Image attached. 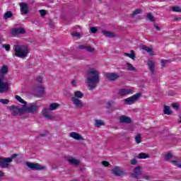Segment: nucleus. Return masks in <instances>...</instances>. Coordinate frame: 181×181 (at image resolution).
<instances>
[{
	"label": "nucleus",
	"mask_w": 181,
	"mask_h": 181,
	"mask_svg": "<svg viewBox=\"0 0 181 181\" xmlns=\"http://www.w3.org/2000/svg\"><path fill=\"white\" fill-rule=\"evenodd\" d=\"M86 83L88 84V90H94L95 88V84L100 83V72L94 68H90L88 71Z\"/></svg>",
	"instance_id": "f257e3e1"
},
{
	"label": "nucleus",
	"mask_w": 181,
	"mask_h": 181,
	"mask_svg": "<svg viewBox=\"0 0 181 181\" xmlns=\"http://www.w3.org/2000/svg\"><path fill=\"white\" fill-rule=\"evenodd\" d=\"M8 70L6 65H3L0 69V93H6L9 90V83L5 82V76L8 74Z\"/></svg>",
	"instance_id": "f03ea898"
},
{
	"label": "nucleus",
	"mask_w": 181,
	"mask_h": 181,
	"mask_svg": "<svg viewBox=\"0 0 181 181\" xmlns=\"http://www.w3.org/2000/svg\"><path fill=\"white\" fill-rule=\"evenodd\" d=\"M84 97V93L80 90L74 92V95L71 98V101L76 108L81 110L84 107V103L81 100Z\"/></svg>",
	"instance_id": "7ed1b4c3"
},
{
	"label": "nucleus",
	"mask_w": 181,
	"mask_h": 181,
	"mask_svg": "<svg viewBox=\"0 0 181 181\" xmlns=\"http://www.w3.org/2000/svg\"><path fill=\"white\" fill-rule=\"evenodd\" d=\"M14 54L16 57L20 59H25L28 57L29 53V48L26 45H15L13 47Z\"/></svg>",
	"instance_id": "20e7f679"
},
{
	"label": "nucleus",
	"mask_w": 181,
	"mask_h": 181,
	"mask_svg": "<svg viewBox=\"0 0 181 181\" xmlns=\"http://www.w3.org/2000/svg\"><path fill=\"white\" fill-rule=\"evenodd\" d=\"M60 107V105L56 103H51L49 105V109L44 108L42 111V115L47 118V119H54V116L53 115L50 114V111H54L57 108H59Z\"/></svg>",
	"instance_id": "39448f33"
},
{
	"label": "nucleus",
	"mask_w": 181,
	"mask_h": 181,
	"mask_svg": "<svg viewBox=\"0 0 181 181\" xmlns=\"http://www.w3.org/2000/svg\"><path fill=\"white\" fill-rule=\"evenodd\" d=\"M18 156L17 154H13L11 158L0 157V168H8L9 163L12 162L13 159H15Z\"/></svg>",
	"instance_id": "423d86ee"
},
{
	"label": "nucleus",
	"mask_w": 181,
	"mask_h": 181,
	"mask_svg": "<svg viewBox=\"0 0 181 181\" xmlns=\"http://www.w3.org/2000/svg\"><path fill=\"white\" fill-rule=\"evenodd\" d=\"M39 110V106L36 103H30L28 106L23 105L24 112H29L30 114H35Z\"/></svg>",
	"instance_id": "0eeeda50"
},
{
	"label": "nucleus",
	"mask_w": 181,
	"mask_h": 181,
	"mask_svg": "<svg viewBox=\"0 0 181 181\" xmlns=\"http://www.w3.org/2000/svg\"><path fill=\"white\" fill-rule=\"evenodd\" d=\"M140 98H141V93H136L135 95L124 99V104H127V105H131L132 104H134L135 103H136V101H138V100H139Z\"/></svg>",
	"instance_id": "6e6552de"
},
{
	"label": "nucleus",
	"mask_w": 181,
	"mask_h": 181,
	"mask_svg": "<svg viewBox=\"0 0 181 181\" xmlns=\"http://www.w3.org/2000/svg\"><path fill=\"white\" fill-rule=\"evenodd\" d=\"M26 165L28 166V168H29V169H31V170H45V169H46V167L39 163L27 162Z\"/></svg>",
	"instance_id": "1a4fd4ad"
},
{
	"label": "nucleus",
	"mask_w": 181,
	"mask_h": 181,
	"mask_svg": "<svg viewBox=\"0 0 181 181\" xmlns=\"http://www.w3.org/2000/svg\"><path fill=\"white\" fill-rule=\"evenodd\" d=\"M147 66L151 74H155L156 73V70L155 69V67H156L155 60H153V59L150 58L147 60Z\"/></svg>",
	"instance_id": "9d476101"
},
{
	"label": "nucleus",
	"mask_w": 181,
	"mask_h": 181,
	"mask_svg": "<svg viewBox=\"0 0 181 181\" xmlns=\"http://www.w3.org/2000/svg\"><path fill=\"white\" fill-rule=\"evenodd\" d=\"M129 94H134V88L126 87L119 90V95H128Z\"/></svg>",
	"instance_id": "9b49d317"
},
{
	"label": "nucleus",
	"mask_w": 181,
	"mask_h": 181,
	"mask_svg": "<svg viewBox=\"0 0 181 181\" xmlns=\"http://www.w3.org/2000/svg\"><path fill=\"white\" fill-rule=\"evenodd\" d=\"M140 176H142V168L141 167H136L134 173L131 174V177L134 179H139Z\"/></svg>",
	"instance_id": "f8f14e48"
},
{
	"label": "nucleus",
	"mask_w": 181,
	"mask_h": 181,
	"mask_svg": "<svg viewBox=\"0 0 181 181\" xmlns=\"http://www.w3.org/2000/svg\"><path fill=\"white\" fill-rule=\"evenodd\" d=\"M19 5L21 15H28L29 13V6L23 2H21Z\"/></svg>",
	"instance_id": "ddd939ff"
},
{
	"label": "nucleus",
	"mask_w": 181,
	"mask_h": 181,
	"mask_svg": "<svg viewBox=\"0 0 181 181\" xmlns=\"http://www.w3.org/2000/svg\"><path fill=\"white\" fill-rule=\"evenodd\" d=\"M69 138H72V139H75L76 141H84V137L76 132L69 133Z\"/></svg>",
	"instance_id": "4468645a"
},
{
	"label": "nucleus",
	"mask_w": 181,
	"mask_h": 181,
	"mask_svg": "<svg viewBox=\"0 0 181 181\" xmlns=\"http://www.w3.org/2000/svg\"><path fill=\"white\" fill-rule=\"evenodd\" d=\"M66 160H67V162H69V163L70 165H72L73 166H78L79 163H81V161H80V160L76 159V158H74L73 156L67 157Z\"/></svg>",
	"instance_id": "2eb2a0df"
},
{
	"label": "nucleus",
	"mask_w": 181,
	"mask_h": 181,
	"mask_svg": "<svg viewBox=\"0 0 181 181\" xmlns=\"http://www.w3.org/2000/svg\"><path fill=\"white\" fill-rule=\"evenodd\" d=\"M35 91L37 97H43L46 93L45 90V86L42 85H40L35 87Z\"/></svg>",
	"instance_id": "dca6fc26"
},
{
	"label": "nucleus",
	"mask_w": 181,
	"mask_h": 181,
	"mask_svg": "<svg viewBox=\"0 0 181 181\" xmlns=\"http://www.w3.org/2000/svg\"><path fill=\"white\" fill-rule=\"evenodd\" d=\"M105 77L110 81H115V80H117L119 78V75L116 73H107L105 74Z\"/></svg>",
	"instance_id": "f3484780"
},
{
	"label": "nucleus",
	"mask_w": 181,
	"mask_h": 181,
	"mask_svg": "<svg viewBox=\"0 0 181 181\" xmlns=\"http://www.w3.org/2000/svg\"><path fill=\"white\" fill-rule=\"evenodd\" d=\"M10 110H11L13 115H18V114H23V112H25V110H23V105L22 109L16 106H12L10 107Z\"/></svg>",
	"instance_id": "a211bd4d"
},
{
	"label": "nucleus",
	"mask_w": 181,
	"mask_h": 181,
	"mask_svg": "<svg viewBox=\"0 0 181 181\" xmlns=\"http://www.w3.org/2000/svg\"><path fill=\"white\" fill-rule=\"evenodd\" d=\"M112 170V173H114L115 176H122V175H124V171L122 170V168L118 166L114 167Z\"/></svg>",
	"instance_id": "6ab92c4d"
},
{
	"label": "nucleus",
	"mask_w": 181,
	"mask_h": 181,
	"mask_svg": "<svg viewBox=\"0 0 181 181\" xmlns=\"http://www.w3.org/2000/svg\"><path fill=\"white\" fill-rule=\"evenodd\" d=\"M25 33V29L23 28H13L11 30V35L13 36H16V35H22Z\"/></svg>",
	"instance_id": "aec40b11"
},
{
	"label": "nucleus",
	"mask_w": 181,
	"mask_h": 181,
	"mask_svg": "<svg viewBox=\"0 0 181 181\" xmlns=\"http://www.w3.org/2000/svg\"><path fill=\"white\" fill-rule=\"evenodd\" d=\"M119 122L122 124H131L132 119L129 117L123 115L119 117Z\"/></svg>",
	"instance_id": "412c9836"
},
{
	"label": "nucleus",
	"mask_w": 181,
	"mask_h": 181,
	"mask_svg": "<svg viewBox=\"0 0 181 181\" xmlns=\"http://www.w3.org/2000/svg\"><path fill=\"white\" fill-rule=\"evenodd\" d=\"M142 50H145L147 53H149L150 56H155V52L153 49L149 47H146V45L141 46Z\"/></svg>",
	"instance_id": "4be33fe9"
},
{
	"label": "nucleus",
	"mask_w": 181,
	"mask_h": 181,
	"mask_svg": "<svg viewBox=\"0 0 181 181\" xmlns=\"http://www.w3.org/2000/svg\"><path fill=\"white\" fill-rule=\"evenodd\" d=\"M102 33L106 37H115V33H114L113 32L102 30Z\"/></svg>",
	"instance_id": "5701e85b"
},
{
	"label": "nucleus",
	"mask_w": 181,
	"mask_h": 181,
	"mask_svg": "<svg viewBox=\"0 0 181 181\" xmlns=\"http://www.w3.org/2000/svg\"><path fill=\"white\" fill-rule=\"evenodd\" d=\"M124 56H126L127 57H129V59H132V60H135V52L134 50H131L130 53H124Z\"/></svg>",
	"instance_id": "b1692460"
},
{
	"label": "nucleus",
	"mask_w": 181,
	"mask_h": 181,
	"mask_svg": "<svg viewBox=\"0 0 181 181\" xmlns=\"http://www.w3.org/2000/svg\"><path fill=\"white\" fill-rule=\"evenodd\" d=\"M78 49H84L86 52H89V53H93L94 52V48L85 45H79Z\"/></svg>",
	"instance_id": "393cba45"
},
{
	"label": "nucleus",
	"mask_w": 181,
	"mask_h": 181,
	"mask_svg": "<svg viewBox=\"0 0 181 181\" xmlns=\"http://www.w3.org/2000/svg\"><path fill=\"white\" fill-rule=\"evenodd\" d=\"M163 112L166 115H172V114H173V112L170 110V107L169 106H164Z\"/></svg>",
	"instance_id": "a878e982"
},
{
	"label": "nucleus",
	"mask_w": 181,
	"mask_h": 181,
	"mask_svg": "<svg viewBox=\"0 0 181 181\" xmlns=\"http://www.w3.org/2000/svg\"><path fill=\"white\" fill-rule=\"evenodd\" d=\"M126 66H127V70H129V71H136V69L135 67H134V66H132L131 63L127 62Z\"/></svg>",
	"instance_id": "bb28decb"
},
{
	"label": "nucleus",
	"mask_w": 181,
	"mask_h": 181,
	"mask_svg": "<svg viewBox=\"0 0 181 181\" xmlns=\"http://www.w3.org/2000/svg\"><path fill=\"white\" fill-rule=\"evenodd\" d=\"M103 125H104V122L103 120H95V127L97 128H100V127H103Z\"/></svg>",
	"instance_id": "cd10ccee"
},
{
	"label": "nucleus",
	"mask_w": 181,
	"mask_h": 181,
	"mask_svg": "<svg viewBox=\"0 0 181 181\" xmlns=\"http://www.w3.org/2000/svg\"><path fill=\"white\" fill-rule=\"evenodd\" d=\"M137 158H139V159H148V158H149V155L145 153H140Z\"/></svg>",
	"instance_id": "c85d7f7f"
},
{
	"label": "nucleus",
	"mask_w": 181,
	"mask_h": 181,
	"mask_svg": "<svg viewBox=\"0 0 181 181\" xmlns=\"http://www.w3.org/2000/svg\"><path fill=\"white\" fill-rule=\"evenodd\" d=\"M171 162L174 166H177V168H181V159L173 160Z\"/></svg>",
	"instance_id": "c756f323"
},
{
	"label": "nucleus",
	"mask_w": 181,
	"mask_h": 181,
	"mask_svg": "<svg viewBox=\"0 0 181 181\" xmlns=\"http://www.w3.org/2000/svg\"><path fill=\"white\" fill-rule=\"evenodd\" d=\"M13 14L11 11H7L4 15V19L6 21V19H9V18H12Z\"/></svg>",
	"instance_id": "7c9ffc66"
},
{
	"label": "nucleus",
	"mask_w": 181,
	"mask_h": 181,
	"mask_svg": "<svg viewBox=\"0 0 181 181\" xmlns=\"http://www.w3.org/2000/svg\"><path fill=\"white\" fill-rule=\"evenodd\" d=\"M16 100H17V101H18V103H21V104H24L23 105H26V101L23 100V99H22V98L19 95H16L15 96Z\"/></svg>",
	"instance_id": "2f4dec72"
},
{
	"label": "nucleus",
	"mask_w": 181,
	"mask_h": 181,
	"mask_svg": "<svg viewBox=\"0 0 181 181\" xmlns=\"http://www.w3.org/2000/svg\"><path fill=\"white\" fill-rule=\"evenodd\" d=\"M142 12H143L142 8H136L132 13V16H136V15H139V14L142 13Z\"/></svg>",
	"instance_id": "473e14b6"
},
{
	"label": "nucleus",
	"mask_w": 181,
	"mask_h": 181,
	"mask_svg": "<svg viewBox=\"0 0 181 181\" xmlns=\"http://www.w3.org/2000/svg\"><path fill=\"white\" fill-rule=\"evenodd\" d=\"M146 18L147 19H148V21H150V22H155V17H153V15H152V13H148L146 14Z\"/></svg>",
	"instance_id": "72a5a7b5"
},
{
	"label": "nucleus",
	"mask_w": 181,
	"mask_h": 181,
	"mask_svg": "<svg viewBox=\"0 0 181 181\" xmlns=\"http://www.w3.org/2000/svg\"><path fill=\"white\" fill-rule=\"evenodd\" d=\"M135 141L136 144H141V134H137L136 136H135Z\"/></svg>",
	"instance_id": "f704fd0d"
},
{
	"label": "nucleus",
	"mask_w": 181,
	"mask_h": 181,
	"mask_svg": "<svg viewBox=\"0 0 181 181\" xmlns=\"http://www.w3.org/2000/svg\"><path fill=\"white\" fill-rule=\"evenodd\" d=\"M173 12H181V7L180 6H173L171 8Z\"/></svg>",
	"instance_id": "c9c22d12"
},
{
	"label": "nucleus",
	"mask_w": 181,
	"mask_h": 181,
	"mask_svg": "<svg viewBox=\"0 0 181 181\" xmlns=\"http://www.w3.org/2000/svg\"><path fill=\"white\" fill-rule=\"evenodd\" d=\"M40 12V15L41 16H46V15H47V11L45 10V9H41L39 11Z\"/></svg>",
	"instance_id": "e433bc0d"
},
{
	"label": "nucleus",
	"mask_w": 181,
	"mask_h": 181,
	"mask_svg": "<svg viewBox=\"0 0 181 181\" xmlns=\"http://www.w3.org/2000/svg\"><path fill=\"white\" fill-rule=\"evenodd\" d=\"M161 66L162 67H165V65L168 63H169V60L168 59H161Z\"/></svg>",
	"instance_id": "4c0bfd02"
},
{
	"label": "nucleus",
	"mask_w": 181,
	"mask_h": 181,
	"mask_svg": "<svg viewBox=\"0 0 181 181\" xmlns=\"http://www.w3.org/2000/svg\"><path fill=\"white\" fill-rule=\"evenodd\" d=\"M170 158H172V153H168L165 156V160H169V159H170Z\"/></svg>",
	"instance_id": "58836bf2"
},
{
	"label": "nucleus",
	"mask_w": 181,
	"mask_h": 181,
	"mask_svg": "<svg viewBox=\"0 0 181 181\" xmlns=\"http://www.w3.org/2000/svg\"><path fill=\"white\" fill-rule=\"evenodd\" d=\"M172 107L175 110H179V108H180V105H179V103H173Z\"/></svg>",
	"instance_id": "ea45409f"
},
{
	"label": "nucleus",
	"mask_w": 181,
	"mask_h": 181,
	"mask_svg": "<svg viewBox=\"0 0 181 181\" xmlns=\"http://www.w3.org/2000/svg\"><path fill=\"white\" fill-rule=\"evenodd\" d=\"M3 47L6 50V52H9V50H11V45H4Z\"/></svg>",
	"instance_id": "a19ab883"
},
{
	"label": "nucleus",
	"mask_w": 181,
	"mask_h": 181,
	"mask_svg": "<svg viewBox=\"0 0 181 181\" xmlns=\"http://www.w3.org/2000/svg\"><path fill=\"white\" fill-rule=\"evenodd\" d=\"M0 103H1V104H8L9 100L8 99H0Z\"/></svg>",
	"instance_id": "79ce46f5"
},
{
	"label": "nucleus",
	"mask_w": 181,
	"mask_h": 181,
	"mask_svg": "<svg viewBox=\"0 0 181 181\" xmlns=\"http://www.w3.org/2000/svg\"><path fill=\"white\" fill-rule=\"evenodd\" d=\"M72 36H74V37H81V35L80 33H72Z\"/></svg>",
	"instance_id": "37998d69"
},
{
	"label": "nucleus",
	"mask_w": 181,
	"mask_h": 181,
	"mask_svg": "<svg viewBox=\"0 0 181 181\" xmlns=\"http://www.w3.org/2000/svg\"><path fill=\"white\" fill-rule=\"evenodd\" d=\"M141 177L143 179H145V180H151V176H149V175H141Z\"/></svg>",
	"instance_id": "c03bdc74"
},
{
	"label": "nucleus",
	"mask_w": 181,
	"mask_h": 181,
	"mask_svg": "<svg viewBox=\"0 0 181 181\" xmlns=\"http://www.w3.org/2000/svg\"><path fill=\"white\" fill-rule=\"evenodd\" d=\"M90 32H91V33H95L97 32V28L91 27L90 28Z\"/></svg>",
	"instance_id": "a18cd8bd"
},
{
	"label": "nucleus",
	"mask_w": 181,
	"mask_h": 181,
	"mask_svg": "<svg viewBox=\"0 0 181 181\" xmlns=\"http://www.w3.org/2000/svg\"><path fill=\"white\" fill-rule=\"evenodd\" d=\"M102 165L107 168V166H110V163L107 161H103Z\"/></svg>",
	"instance_id": "49530a36"
},
{
	"label": "nucleus",
	"mask_w": 181,
	"mask_h": 181,
	"mask_svg": "<svg viewBox=\"0 0 181 181\" xmlns=\"http://www.w3.org/2000/svg\"><path fill=\"white\" fill-rule=\"evenodd\" d=\"M37 83H42V82L43 81V78L40 77V76H38L37 78Z\"/></svg>",
	"instance_id": "de8ad7c7"
},
{
	"label": "nucleus",
	"mask_w": 181,
	"mask_h": 181,
	"mask_svg": "<svg viewBox=\"0 0 181 181\" xmlns=\"http://www.w3.org/2000/svg\"><path fill=\"white\" fill-rule=\"evenodd\" d=\"M154 28L156 29V30H160V27L158 26L156 24H154Z\"/></svg>",
	"instance_id": "09e8293b"
},
{
	"label": "nucleus",
	"mask_w": 181,
	"mask_h": 181,
	"mask_svg": "<svg viewBox=\"0 0 181 181\" xmlns=\"http://www.w3.org/2000/svg\"><path fill=\"white\" fill-rule=\"evenodd\" d=\"M47 135V131H45L44 133L40 134V136H46Z\"/></svg>",
	"instance_id": "8fccbe9b"
},
{
	"label": "nucleus",
	"mask_w": 181,
	"mask_h": 181,
	"mask_svg": "<svg viewBox=\"0 0 181 181\" xmlns=\"http://www.w3.org/2000/svg\"><path fill=\"white\" fill-rule=\"evenodd\" d=\"M76 83H77V82L76 81V80H73V81H71V86H73L74 87H76Z\"/></svg>",
	"instance_id": "3c124183"
},
{
	"label": "nucleus",
	"mask_w": 181,
	"mask_h": 181,
	"mask_svg": "<svg viewBox=\"0 0 181 181\" xmlns=\"http://www.w3.org/2000/svg\"><path fill=\"white\" fill-rule=\"evenodd\" d=\"M132 165H135L136 163V159H133L131 161Z\"/></svg>",
	"instance_id": "603ef678"
},
{
	"label": "nucleus",
	"mask_w": 181,
	"mask_h": 181,
	"mask_svg": "<svg viewBox=\"0 0 181 181\" xmlns=\"http://www.w3.org/2000/svg\"><path fill=\"white\" fill-rule=\"evenodd\" d=\"M4 173L1 170H0V177H2L4 176Z\"/></svg>",
	"instance_id": "864d4df0"
},
{
	"label": "nucleus",
	"mask_w": 181,
	"mask_h": 181,
	"mask_svg": "<svg viewBox=\"0 0 181 181\" xmlns=\"http://www.w3.org/2000/svg\"><path fill=\"white\" fill-rule=\"evenodd\" d=\"M175 21H179V18H175Z\"/></svg>",
	"instance_id": "5fc2aeb1"
},
{
	"label": "nucleus",
	"mask_w": 181,
	"mask_h": 181,
	"mask_svg": "<svg viewBox=\"0 0 181 181\" xmlns=\"http://www.w3.org/2000/svg\"><path fill=\"white\" fill-rule=\"evenodd\" d=\"M180 122H181V117H180Z\"/></svg>",
	"instance_id": "6e6d98bb"
}]
</instances>
